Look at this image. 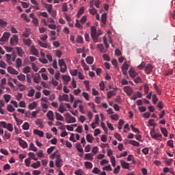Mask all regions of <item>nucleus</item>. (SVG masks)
Returning a JSON list of instances; mask_svg holds the SVG:
<instances>
[{
    "instance_id": "1",
    "label": "nucleus",
    "mask_w": 175,
    "mask_h": 175,
    "mask_svg": "<svg viewBox=\"0 0 175 175\" xmlns=\"http://www.w3.org/2000/svg\"><path fill=\"white\" fill-rule=\"evenodd\" d=\"M100 35H102V31L100 30H96V27L94 26L91 27V36L94 43H98V39Z\"/></svg>"
},
{
    "instance_id": "2",
    "label": "nucleus",
    "mask_w": 175,
    "mask_h": 175,
    "mask_svg": "<svg viewBox=\"0 0 175 175\" xmlns=\"http://www.w3.org/2000/svg\"><path fill=\"white\" fill-rule=\"evenodd\" d=\"M64 117L67 124H75L76 122V118L72 116L69 113H66Z\"/></svg>"
},
{
    "instance_id": "3",
    "label": "nucleus",
    "mask_w": 175,
    "mask_h": 175,
    "mask_svg": "<svg viewBox=\"0 0 175 175\" xmlns=\"http://www.w3.org/2000/svg\"><path fill=\"white\" fill-rule=\"evenodd\" d=\"M18 43V36L13 35L12 37L10 38V44H12V46H17Z\"/></svg>"
},
{
    "instance_id": "4",
    "label": "nucleus",
    "mask_w": 175,
    "mask_h": 175,
    "mask_svg": "<svg viewBox=\"0 0 175 175\" xmlns=\"http://www.w3.org/2000/svg\"><path fill=\"white\" fill-rule=\"evenodd\" d=\"M150 135L151 137H152V139H154L155 140H160V139H162V135L159 133L156 134L154 131H150Z\"/></svg>"
},
{
    "instance_id": "5",
    "label": "nucleus",
    "mask_w": 175,
    "mask_h": 175,
    "mask_svg": "<svg viewBox=\"0 0 175 175\" xmlns=\"http://www.w3.org/2000/svg\"><path fill=\"white\" fill-rule=\"evenodd\" d=\"M152 69H154V66L152 65L148 64L145 66V72L146 75H150L151 72H152Z\"/></svg>"
},
{
    "instance_id": "6",
    "label": "nucleus",
    "mask_w": 175,
    "mask_h": 175,
    "mask_svg": "<svg viewBox=\"0 0 175 175\" xmlns=\"http://www.w3.org/2000/svg\"><path fill=\"white\" fill-rule=\"evenodd\" d=\"M9 38H10V33L5 32L0 38V42H7L9 40Z\"/></svg>"
},
{
    "instance_id": "7",
    "label": "nucleus",
    "mask_w": 175,
    "mask_h": 175,
    "mask_svg": "<svg viewBox=\"0 0 175 175\" xmlns=\"http://www.w3.org/2000/svg\"><path fill=\"white\" fill-rule=\"evenodd\" d=\"M55 165L57 167H61L62 166V159L60 155H56Z\"/></svg>"
},
{
    "instance_id": "8",
    "label": "nucleus",
    "mask_w": 175,
    "mask_h": 175,
    "mask_svg": "<svg viewBox=\"0 0 175 175\" xmlns=\"http://www.w3.org/2000/svg\"><path fill=\"white\" fill-rule=\"evenodd\" d=\"M30 52L31 53L32 55L39 57V51L35 48V46L33 45L30 47Z\"/></svg>"
},
{
    "instance_id": "9",
    "label": "nucleus",
    "mask_w": 175,
    "mask_h": 175,
    "mask_svg": "<svg viewBox=\"0 0 175 175\" xmlns=\"http://www.w3.org/2000/svg\"><path fill=\"white\" fill-rule=\"evenodd\" d=\"M124 91L126 92V94H127V95H129V96H131L133 92V89H132V88L130 86H124Z\"/></svg>"
},
{
    "instance_id": "10",
    "label": "nucleus",
    "mask_w": 175,
    "mask_h": 175,
    "mask_svg": "<svg viewBox=\"0 0 175 175\" xmlns=\"http://www.w3.org/2000/svg\"><path fill=\"white\" fill-rule=\"evenodd\" d=\"M18 142L22 148H27V147H28V144H27V142L24 141L23 139L20 137L18 138Z\"/></svg>"
},
{
    "instance_id": "11",
    "label": "nucleus",
    "mask_w": 175,
    "mask_h": 175,
    "mask_svg": "<svg viewBox=\"0 0 175 175\" xmlns=\"http://www.w3.org/2000/svg\"><path fill=\"white\" fill-rule=\"evenodd\" d=\"M129 73L131 79H135L136 76H137V72H136L133 68H129Z\"/></svg>"
},
{
    "instance_id": "12",
    "label": "nucleus",
    "mask_w": 175,
    "mask_h": 175,
    "mask_svg": "<svg viewBox=\"0 0 175 175\" xmlns=\"http://www.w3.org/2000/svg\"><path fill=\"white\" fill-rule=\"evenodd\" d=\"M59 100L69 102V96H68V94H63L62 96L60 95L59 96Z\"/></svg>"
},
{
    "instance_id": "13",
    "label": "nucleus",
    "mask_w": 175,
    "mask_h": 175,
    "mask_svg": "<svg viewBox=\"0 0 175 175\" xmlns=\"http://www.w3.org/2000/svg\"><path fill=\"white\" fill-rule=\"evenodd\" d=\"M7 70L8 73H10L11 75H18V71L16 70V69L12 67H8Z\"/></svg>"
},
{
    "instance_id": "14",
    "label": "nucleus",
    "mask_w": 175,
    "mask_h": 175,
    "mask_svg": "<svg viewBox=\"0 0 175 175\" xmlns=\"http://www.w3.org/2000/svg\"><path fill=\"white\" fill-rule=\"evenodd\" d=\"M23 41L24 45L27 46V47H29L31 44H32V40H31L29 38H23Z\"/></svg>"
},
{
    "instance_id": "15",
    "label": "nucleus",
    "mask_w": 175,
    "mask_h": 175,
    "mask_svg": "<svg viewBox=\"0 0 175 175\" xmlns=\"http://www.w3.org/2000/svg\"><path fill=\"white\" fill-rule=\"evenodd\" d=\"M85 159L86 161H94V154L92 153H86L85 154Z\"/></svg>"
},
{
    "instance_id": "16",
    "label": "nucleus",
    "mask_w": 175,
    "mask_h": 175,
    "mask_svg": "<svg viewBox=\"0 0 175 175\" xmlns=\"http://www.w3.org/2000/svg\"><path fill=\"white\" fill-rule=\"evenodd\" d=\"M46 117L50 121H54V113L52 111H49L46 113Z\"/></svg>"
},
{
    "instance_id": "17",
    "label": "nucleus",
    "mask_w": 175,
    "mask_h": 175,
    "mask_svg": "<svg viewBox=\"0 0 175 175\" xmlns=\"http://www.w3.org/2000/svg\"><path fill=\"white\" fill-rule=\"evenodd\" d=\"M120 164L123 169H129V163H126L125 161L121 160Z\"/></svg>"
},
{
    "instance_id": "18",
    "label": "nucleus",
    "mask_w": 175,
    "mask_h": 175,
    "mask_svg": "<svg viewBox=\"0 0 175 175\" xmlns=\"http://www.w3.org/2000/svg\"><path fill=\"white\" fill-rule=\"evenodd\" d=\"M89 12L90 14H92V16H95V14H96V13L98 12L96 9H95V8L92 6V4H90V9H89Z\"/></svg>"
},
{
    "instance_id": "19",
    "label": "nucleus",
    "mask_w": 175,
    "mask_h": 175,
    "mask_svg": "<svg viewBox=\"0 0 175 175\" xmlns=\"http://www.w3.org/2000/svg\"><path fill=\"white\" fill-rule=\"evenodd\" d=\"M62 80L64 81V83L66 85H68V81H70V77L68 75H64L62 77Z\"/></svg>"
},
{
    "instance_id": "20",
    "label": "nucleus",
    "mask_w": 175,
    "mask_h": 175,
    "mask_svg": "<svg viewBox=\"0 0 175 175\" xmlns=\"http://www.w3.org/2000/svg\"><path fill=\"white\" fill-rule=\"evenodd\" d=\"M16 50L18 53V57H23L24 56V51H23V49L20 47H16Z\"/></svg>"
},
{
    "instance_id": "21",
    "label": "nucleus",
    "mask_w": 175,
    "mask_h": 175,
    "mask_svg": "<svg viewBox=\"0 0 175 175\" xmlns=\"http://www.w3.org/2000/svg\"><path fill=\"white\" fill-rule=\"evenodd\" d=\"M29 35H31V29L25 28V31L23 32V36H24V38H28Z\"/></svg>"
},
{
    "instance_id": "22",
    "label": "nucleus",
    "mask_w": 175,
    "mask_h": 175,
    "mask_svg": "<svg viewBox=\"0 0 175 175\" xmlns=\"http://www.w3.org/2000/svg\"><path fill=\"white\" fill-rule=\"evenodd\" d=\"M37 107L38 103L35 101L28 105L29 110H33V109H36Z\"/></svg>"
},
{
    "instance_id": "23",
    "label": "nucleus",
    "mask_w": 175,
    "mask_h": 175,
    "mask_svg": "<svg viewBox=\"0 0 175 175\" xmlns=\"http://www.w3.org/2000/svg\"><path fill=\"white\" fill-rule=\"evenodd\" d=\"M31 3L33 5H34V9H36V10H40V7H39V3H38L36 0H31Z\"/></svg>"
},
{
    "instance_id": "24",
    "label": "nucleus",
    "mask_w": 175,
    "mask_h": 175,
    "mask_svg": "<svg viewBox=\"0 0 175 175\" xmlns=\"http://www.w3.org/2000/svg\"><path fill=\"white\" fill-rule=\"evenodd\" d=\"M38 44L40 46V47H43L44 49H49L50 47V45L46 42H42V41H38Z\"/></svg>"
},
{
    "instance_id": "25",
    "label": "nucleus",
    "mask_w": 175,
    "mask_h": 175,
    "mask_svg": "<svg viewBox=\"0 0 175 175\" xmlns=\"http://www.w3.org/2000/svg\"><path fill=\"white\" fill-rule=\"evenodd\" d=\"M44 8L46 9L48 13H51L53 10V5L45 3Z\"/></svg>"
},
{
    "instance_id": "26",
    "label": "nucleus",
    "mask_w": 175,
    "mask_h": 175,
    "mask_svg": "<svg viewBox=\"0 0 175 175\" xmlns=\"http://www.w3.org/2000/svg\"><path fill=\"white\" fill-rule=\"evenodd\" d=\"M97 49H98L100 53H106V49H105V46L102 44H97Z\"/></svg>"
},
{
    "instance_id": "27",
    "label": "nucleus",
    "mask_w": 175,
    "mask_h": 175,
    "mask_svg": "<svg viewBox=\"0 0 175 175\" xmlns=\"http://www.w3.org/2000/svg\"><path fill=\"white\" fill-rule=\"evenodd\" d=\"M40 80H41L40 75H39V74H36L33 77L34 83H40Z\"/></svg>"
},
{
    "instance_id": "28",
    "label": "nucleus",
    "mask_w": 175,
    "mask_h": 175,
    "mask_svg": "<svg viewBox=\"0 0 175 175\" xmlns=\"http://www.w3.org/2000/svg\"><path fill=\"white\" fill-rule=\"evenodd\" d=\"M107 19V14H106V13L103 14L100 18L101 23H103V24H106Z\"/></svg>"
},
{
    "instance_id": "29",
    "label": "nucleus",
    "mask_w": 175,
    "mask_h": 175,
    "mask_svg": "<svg viewBox=\"0 0 175 175\" xmlns=\"http://www.w3.org/2000/svg\"><path fill=\"white\" fill-rule=\"evenodd\" d=\"M33 132L35 135H38V136H40V137H43L44 135V133H43L42 131L35 129Z\"/></svg>"
},
{
    "instance_id": "30",
    "label": "nucleus",
    "mask_w": 175,
    "mask_h": 175,
    "mask_svg": "<svg viewBox=\"0 0 175 175\" xmlns=\"http://www.w3.org/2000/svg\"><path fill=\"white\" fill-rule=\"evenodd\" d=\"M116 95V91L114 90H110L107 92V96L108 99H110L112 96H114Z\"/></svg>"
},
{
    "instance_id": "31",
    "label": "nucleus",
    "mask_w": 175,
    "mask_h": 175,
    "mask_svg": "<svg viewBox=\"0 0 175 175\" xmlns=\"http://www.w3.org/2000/svg\"><path fill=\"white\" fill-rule=\"evenodd\" d=\"M84 166L86 169H92V163L90 161H86L84 163Z\"/></svg>"
},
{
    "instance_id": "32",
    "label": "nucleus",
    "mask_w": 175,
    "mask_h": 175,
    "mask_svg": "<svg viewBox=\"0 0 175 175\" xmlns=\"http://www.w3.org/2000/svg\"><path fill=\"white\" fill-rule=\"evenodd\" d=\"M161 133L165 137H167V130H166V128L165 127H161L160 128Z\"/></svg>"
},
{
    "instance_id": "33",
    "label": "nucleus",
    "mask_w": 175,
    "mask_h": 175,
    "mask_svg": "<svg viewBox=\"0 0 175 175\" xmlns=\"http://www.w3.org/2000/svg\"><path fill=\"white\" fill-rule=\"evenodd\" d=\"M16 68H21L23 65V61L20 58H17L16 59Z\"/></svg>"
},
{
    "instance_id": "34",
    "label": "nucleus",
    "mask_w": 175,
    "mask_h": 175,
    "mask_svg": "<svg viewBox=\"0 0 175 175\" xmlns=\"http://www.w3.org/2000/svg\"><path fill=\"white\" fill-rule=\"evenodd\" d=\"M55 117H56L57 121H64V117L62 116L61 114H59V113H58L57 112H55Z\"/></svg>"
},
{
    "instance_id": "35",
    "label": "nucleus",
    "mask_w": 175,
    "mask_h": 175,
    "mask_svg": "<svg viewBox=\"0 0 175 175\" xmlns=\"http://www.w3.org/2000/svg\"><path fill=\"white\" fill-rule=\"evenodd\" d=\"M86 139H87V142H88V143H92V141L94 140V137H92V135H91V134H88L86 135Z\"/></svg>"
},
{
    "instance_id": "36",
    "label": "nucleus",
    "mask_w": 175,
    "mask_h": 175,
    "mask_svg": "<svg viewBox=\"0 0 175 175\" xmlns=\"http://www.w3.org/2000/svg\"><path fill=\"white\" fill-rule=\"evenodd\" d=\"M76 148L79 152H83V148H81V144L80 143L76 144Z\"/></svg>"
},
{
    "instance_id": "37",
    "label": "nucleus",
    "mask_w": 175,
    "mask_h": 175,
    "mask_svg": "<svg viewBox=\"0 0 175 175\" xmlns=\"http://www.w3.org/2000/svg\"><path fill=\"white\" fill-rule=\"evenodd\" d=\"M114 137H116V139H117L118 142H122V137L121 136V135H120V133H116L114 134Z\"/></svg>"
},
{
    "instance_id": "38",
    "label": "nucleus",
    "mask_w": 175,
    "mask_h": 175,
    "mask_svg": "<svg viewBox=\"0 0 175 175\" xmlns=\"http://www.w3.org/2000/svg\"><path fill=\"white\" fill-rule=\"evenodd\" d=\"M17 79L20 81H25V75H24L23 74H21L17 76Z\"/></svg>"
},
{
    "instance_id": "39",
    "label": "nucleus",
    "mask_w": 175,
    "mask_h": 175,
    "mask_svg": "<svg viewBox=\"0 0 175 175\" xmlns=\"http://www.w3.org/2000/svg\"><path fill=\"white\" fill-rule=\"evenodd\" d=\"M92 3L96 8H99V5H100V1H99V0H92Z\"/></svg>"
},
{
    "instance_id": "40",
    "label": "nucleus",
    "mask_w": 175,
    "mask_h": 175,
    "mask_svg": "<svg viewBox=\"0 0 175 175\" xmlns=\"http://www.w3.org/2000/svg\"><path fill=\"white\" fill-rule=\"evenodd\" d=\"M28 155L31 157V159H33V161H38V158L36 157V155H35V153L30 152L28 153Z\"/></svg>"
},
{
    "instance_id": "41",
    "label": "nucleus",
    "mask_w": 175,
    "mask_h": 175,
    "mask_svg": "<svg viewBox=\"0 0 175 175\" xmlns=\"http://www.w3.org/2000/svg\"><path fill=\"white\" fill-rule=\"evenodd\" d=\"M84 14V7H81L77 14V17H80L81 14Z\"/></svg>"
},
{
    "instance_id": "42",
    "label": "nucleus",
    "mask_w": 175,
    "mask_h": 175,
    "mask_svg": "<svg viewBox=\"0 0 175 175\" xmlns=\"http://www.w3.org/2000/svg\"><path fill=\"white\" fill-rule=\"evenodd\" d=\"M21 18H23L25 20V21H27V23H29L31 21V20L29 19L28 16H27V14H22Z\"/></svg>"
},
{
    "instance_id": "43",
    "label": "nucleus",
    "mask_w": 175,
    "mask_h": 175,
    "mask_svg": "<svg viewBox=\"0 0 175 175\" xmlns=\"http://www.w3.org/2000/svg\"><path fill=\"white\" fill-rule=\"evenodd\" d=\"M86 62H87V64H89L90 65L92 64L94 62V58L92 57H88L86 58Z\"/></svg>"
},
{
    "instance_id": "44",
    "label": "nucleus",
    "mask_w": 175,
    "mask_h": 175,
    "mask_svg": "<svg viewBox=\"0 0 175 175\" xmlns=\"http://www.w3.org/2000/svg\"><path fill=\"white\" fill-rule=\"evenodd\" d=\"M129 143L131 146H135V147H139L140 146V144L135 140H131Z\"/></svg>"
},
{
    "instance_id": "45",
    "label": "nucleus",
    "mask_w": 175,
    "mask_h": 175,
    "mask_svg": "<svg viewBox=\"0 0 175 175\" xmlns=\"http://www.w3.org/2000/svg\"><path fill=\"white\" fill-rule=\"evenodd\" d=\"M146 62H142L138 66L137 68L139 69V70H143L144 68H146Z\"/></svg>"
},
{
    "instance_id": "46",
    "label": "nucleus",
    "mask_w": 175,
    "mask_h": 175,
    "mask_svg": "<svg viewBox=\"0 0 175 175\" xmlns=\"http://www.w3.org/2000/svg\"><path fill=\"white\" fill-rule=\"evenodd\" d=\"M29 150H30L31 151H35V152L38 151V148H36L35 147V145L33 144V143H31V144H29Z\"/></svg>"
},
{
    "instance_id": "47",
    "label": "nucleus",
    "mask_w": 175,
    "mask_h": 175,
    "mask_svg": "<svg viewBox=\"0 0 175 175\" xmlns=\"http://www.w3.org/2000/svg\"><path fill=\"white\" fill-rule=\"evenodd\" d=\"M31 166L33 167V169L40 167V161H37L36 163H33Z\"/></svg>"
},
{
    "instance_id": "48",
    "label": "nucleus",
    "mask_w": 175,
    "mask_h": 175,
    "mask_svg": "<svg viewBox=\"0 0 175 175\" xmlns=\"http://www.w3.org/2000/svg\"><path fill=\"white\" fill-rule=\"evenodd\" d=\"M5 57L7 58V62L10 65L12 64V55L6 54Z\"/></svg>"
},
{
    "instance_id": "49",
    "label": "nucleus",
    "mask_w": 175,
    "mask_h": 175,
    "mask_svg": "<svg viewBox=\"0 0 175 175\" xmlns=\"http://www.w3.org/2000/svg\"><path fill=\"white\" fill-rule=\"evenodd\" d=\"M6 25H8V23L2 19H0V27H1V28H5Z\"/></svg>"
},
{
    "instance_id": "50",
    "label": "nucleus",
    "mask_w": 175,
    "mask_h": 175,
    "mask_svg": "<svg viewBox=\"0 0 175 175\" xmlns=\"http://www.w3.org/2000/svg\"><path fill=\"white\" fill-rule=\"evenodd\" d=\"M33 95H35V90L31 89L27 94V96L32 98V96H33Z\"/></svg>"
},
{
    "instance_id": "51",
    "label": "nucleus",
    "mask_w": 175,
    "mask_h": 175,
    "mask_svg": "<svg viewBox=\"0 0 175 175\" xmlns=\"http://www.w3.org/2000/svg\"><path fill=\"white\" fill-rule=\"evenodd\" d=\"M23 131H28L29 129V124L28 122H25L23 125Z\"/></svg>"
},
{
    "instance_id": "52",
    "label": "nucleus",
    "mask_w": 175,
    "mask_h": 175,
    "mask_svg": "<svg viewBox=\"0 0 175 175\" xmlns=\"http://www.w3.org/2000/svg\"><path fill=\"white\" fill-rule=\"evenodd\" d=\"M5 129H8L9 132H13V124L8 123Z\"/></svg>"
},
{
    "instance_id": "53",
    "label": "nucleus",
    "mask_w": 175,
    "mask_h": 175,
    "mask_svg": "<svg viewBox=\"0 0 175 175\" xmlns=\"http://www.w3.org/2000/svg\"><path fill=\"white\" fill-rule=\"evenodd\" d=\"M7 110L8 111H9L10 113H13V111H14V107L10 105L7 106Z\"/></svg>"
},
{
    "instance_id": "54",
    "label": "nucleus",
    "mask_w": 175,
    "mask_h": 175,
    "mask_svg": "<svg viewBox=\"0 0 175 175\" xmlns=\"http://www.w3.org/2000/svg\"><path fill=\"white\" fill-rule=\"evenodd\" d=\"M92 173H94V174H99V173H100V170H99L98 167H94L92 170Z\"/></svg>"
},
{
    "instance_id": "55",
    "label": "nucleus",
    "mask_w": 175,
    "mask_h": 175,
    "mask_svg": "<svg viewBox=\"0 0 175 175\" xmlns=\"http://www.w3.org/2000/svg\"><path fill=\"white\" fill-rule=\"evenodd\" d=\"M152 99L154 105H156L157 102H158V97H157V94H152Z\"/></svg>"
},
{
    "instance_id": "56",
    "label": "nucleus",
    "mask_w": 175,
    "mask_h": 175,
    "mask_svg": "<svg viewBox=\"0 0 175 175\" xmlns=\"http://www.w3.org/2000/svg\"><path fill=\"white\" fill-rule=\"evenodd\" d=\"M82 96L84 97V98L86 100H90V95L88 94V93L84 92L82 93Z\"/></svg>"
},
{
    "instance_id": "57",
    "label": "nucleus",
    "mask_w": 175,
    "mask_h": 175,
    "mask_svg": "<svg viewBox=\"0 0 175 175\" xmlns=\"http://www.w3.org/2000/svg\"><path fill=\"white\" fill-rule=\"evenodd\" d=\"M59 111L62 113H64L65 111H66V108H65L64 105H60L59 107Z\"/></svg>"
},
{
    "instance_id": "58",
    "label": "nucleus",
    "mask_w": 175,
    "mask_h": 175,
    "mask_svg": "<svg viewBox=\"0 0 175 175\" xmlns=\"http://www.w3.org/2000/svg\"><path fill=\"white\" fill-rule=\"evenodd\" d=\"M120 170H121V167H120V165H118V166L113 170V174H118V173H120Z\"/></svg>"
},
{
    "instance_id": "59",
    "label": "nucleus",
    "mask_w": 175,
    "mask_h": 175,
    "mask_svg": "<svg viewBox=\"0 0 175 175\" xmlns=\"http://www.w3.org/2000/svg\"><path fill=\"white\" fill-rule=\"evenodd\" d=\"M129 69V66L126 63H124L122 66V70H128Z\"/></svg>"
},
{
    "instance_id": "60",
    "label": "nucleus",
    "mask_w": 175,
    "mask_h": 175,
    "mask_svg": "<svg viewBox=\"0 0 175 175\" xmlns=\"http://www.w3.org/2000/svg\"><path fill=\"white\" fill-rule=\"evenodd\" d=\"M75 174L76 175H84L85 173H84V171L81 169H79L77 171H75Z\"/></svg>"
},
{
    "instance_id": "61",
    "label": "nucleus",
    "mask_w": 175,
    "mask_h": 175,
    "mask_svg": "<svg viewBox=\"0 0 175 175\" xmlns=\"http://www.w3.org/2000/svg\"><path fill=\"white\" fill-rule=\"evenodd\" d=\"M111 120H113V121H118L120 117L118 116V114H114L111 116Z\"/></svg>"
},
{
    "instance_id": "62",
    "label": "nucleus",
    "mask_w": 175,
    "mask_h": 175,
    "mask_svg": "<svg viewBox=\"0 0 175 175\" xmlns=\"http://www.w3.org/2000/svg\"><path fill=\"white\" fill-rule=\"evenodd\" d=\"M70 74L72 76H77L79 75V71L77 70H71Z\"/></svg>"
},
{
    "instance_id": "63",
    "label": "nucleus",
    "mask_w": 175,
    "mask_h": 175,
    "mask_svg": "<svg viewBox=\"0 0 175 175\" xmlns=\"http://www.w3.org/2000/svg\"><path fill=\"white\" fill-rule=\"evenodd\" d=\"M60 71L62 73H65V72H66V64L60 66Z\"/></svg>"
},
{
    "instance_id": "64",
    "label": "nucleus",
    "mask_w": 175,
    "mask_h": 175,
    "mask_svg": "<svg viewBox=\"0 0 175 175\" xmlns=\"http://www.w3.org/2000/svg\"><path fill=\"white\" fill-rule=\"evenodd\" d=\"M24 73H29L31 72V67L27 66L23 69Z\"/></svg>"
}]
</instances>
